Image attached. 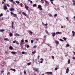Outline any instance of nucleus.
<instances>
[{"label": "nucleus", "instance_id": "nucleus-10", "mask_svg": "<svg viewBox=\"0 0 75 75\" xmlns=\"http://www.w3.org/2000/svg\"><path fill=\"white\" fill-rule=\"evenodd\" d=\"M45 2L46 3H45V4H49V2H48V1H47L46 0H45Z\"/></svg>", "mask_w": 75, "mask_h": 75}, {"label": "nucleus", "instance_id": "nucleus-13", "mask_svg": "<svg viewBox=\"0 0 75 75\" xmlns=\"http://www.w3.org/2000/svg\"><path fill=\"white\" fill-rule=\"evenodd\" d=\"M42 7V6H41V5H38V8H41Z\"/></svg>", "mask_w": 75, "mask_h": 75}, {"label": "nucleus", "instance_id": "nucleus-27", "mask_svg": "<svg viewBox=\"0 0 75 75\" xmlns=\"http://www.w3.org/2000/svg\"><path fill=\"white\" fill-rule=\"evenodd\" d=\"M59 40L61 41H62V42H64V40L62 39H60Z\"/></svg>", "mask_w": 75, "mask_h": 75}, {"label": "nucleus", "instance_id": "nucleus-21", "mask_svg": "<svg viewBox=\"0 0 75 75\" xmlns=\"http://www.w3.org/2000/svg\"><path fill=\"white\" fill-rule=\"evenodd\" d=\"M15 36H16V35H17L18 36H20V35H19V34H18V33H16L15 34Z\"/></svg>", "mask_w": 75, "mask_h": 75}, {"label": "nucleus", "instance_id": "nucleus-30", "mask_svg": "<svg viewBox=\"0 0 75 75\" xmlns=\"http://www.w3.org/2000/svg\"><path fill=\"white\" fill-rule=\"evenodd\" d=\"M27 64L28 65H30L31 64V63H28Z\"/></svg>", "mask_w": 75, "mask_h": 75}, {"label": "nucleus", "instance_id": "nucleus-8", "mask_svg": "<svg viewBox=\"0 0 75 75\" xmlns=\"http://www.w3.org/2000/svg\"><path fill=\"white\" fill-rule=\"evenodd\" d=\"M72 34H73V37H74V36H75V32H74V31H72Z\"/></svg>", "mask_w": 75, "mask_h": 75}, {"label": "nucleus", "instance_id": "nucleus-55", "mask_svg": "<svg viewBox=\"0 0 75 75\" xmlns=\"http://www.w3.org/2000/svg\"><path fill=\"white\" fill-rule=\"evenodd\" d=\"M16 41H13V43H16Z\"/></svg>", "mask_w": 75, "mask_h": 75}, {"label": "nucleus", "instance_id": "nucleus-60", "mask_svg": "<svg viewBox=\"0 0 75 75\" xmlns=\"http://www.w3.org/2000/svg\"><path fill=\"white\" fill-rule=\"evenodd\" d=\"M14 28V25H12V28Z\"/></svg>", "mask_w": 75, "mask_h": 75}, {"label": "nucleus", "instance_id": "nucleus-25", "mask_svg": "<svg viewBox=\"0 0 75 75\" xmlns=\"http://www.w3.org/2000/svg\"><path fill=\"white\" fill-rule=\"evenodd\" d=\"M15 2L18 4H19L20 3V2L19 1H16Z\"/></svg>", "mask_w": 75, "mask_h": 75}, {"label": "nucleus", "instance_id": "nucleus-62", "mask_svg": "<svg viewBox=\"0 0 75 75\" xmlns=\"http://www.w3.org/2000/svg\"><path fill=\"white\" fill-rule=\"evenodd\" d=\"M73 5H74V6H75V3H74L73 4Z\"/></svg>", "mask_w": 75, "mask_h": 75}, {"label": "nucleus", "instance_id": "nucleus-16", "mask_svg": "<svg viewBox=\"0 0 75 75\" xmlns=\"http://www.w3.org/2000/svg\"><path fill=\"white\" fill-rule=\"evenodd\" d=\"M40 59L41 60H42V61H41L40 62V63L41 64L42 63V62H43V61H44V59H43L42 58H41Z\"/></svg>", "mask_w": 75, "mask_h": 75}, {"label": "nucleus", "instance_id": "nucleus-37", "mask_svg": "<svg viewBox=\"0 0 75 75\" xmlns=\"http://www.w3.org/2000/svg\"><path fill=\"white\" fill-rule=\"evenodd\" d=\"M38 71V70L37 69H36L35 70V71Z\"/></svg>", "mask_w": 75, "mask_h": 75}, {"label": "nucleus", "instance_id": "nucleus-53", "mask_svg": "<svg viewBox=\"0 0 75 75\" xmlns=\"http://www.w3.org/2000/svg\"><path fill=\"white\" fill-rule=\"evenodd\" d=\"M36 47H37V46L36 45L34 46L33 47V48H36Z\"/></svg>", "mask_w": 75, "mask_h": 75}, {"label": "nucleus", "instance_id": "nucleus-2", "mask_svg": "<svg viewBox=\"0 0 75 75\" xmlns=\"http://www.w3.org/2000/svg\"><path fill=\"white\" fill-rule=\"evenodd\" d=\"M69 71V68H67L66 70V73H67V74L68 73V72Z\"/></svg>", "mask_w": 75, "mask_h": 75}, {"label": "nucleus", "instance_id": "nucleus-46", "mask_svg": "<svg viewBox=\"0 0 75 75\" xmlns=\"http://www.w3.org/2000/svg\"><path fill=\"white\" fill-rule=\"evenodd\" d=\"M45 32H46V33H48V31L47 30H45Z\"/></svg>", "mask_w": 75, "mask_h": 75}, {"label": "nucleus", "instance_id": "nucleus-4", "mask_svg": "<svg viewBox=\"0 0 75 75\" xmlns=\"http://www.w3.org/2000/svg\"><path fill=\"white\" fill-rule=\"evenodd\" d=\"M25 8L26 10H28V8H29V7L28 6H27L26 5L25 6Z\"/></svg>", "mask_w": 75, "mask_h": 75}, {"label": "nucleus", "instance_id": "nucleus-34", "mask_svg": "<svg viewBox=\"0 0 75 75\" xmlns=\"http://www.w3.org/2000/svg\"><path fill=\"white\" fill-rule=\"evenodd\" d=\"M5 30L4 29H2L1 30V32H3V31H4Z\"/></svg>", "mask_w": 75, "mask_h": 75}, {"label": "nucleus", "instance_id": "nucleus-40", "mask_svg": "<svg viewBox=\"0 0 75 75\" xmlns=\"http://www.w3.org/2000/svg\"><path fill=\"white\" fill-rule=\"evenodd\" d=\"M25 41L26 42H28V40H25Z\"/></svg>", "mask_w": 75, "mask_h": 75}, {"label": "nucleus", "instance_id": "nucleus-35", "mask_svg": "<svg viewBox=\"0 0 75 75\" xmlns=\"http://www.w3.org/2000/svg\"><path fill=\"white\" fill-rule=\"evenodd\" d=\"M34 42V41H33V40H31V43H33Z\"/></svg>", "mask_w": 75, "mask_h": 75}, {"label": "nucleus", "instance_id": "nucleus-26", "mask_svg": "<svg viewBox=\"0 0 75 75\" xmlns=\"http://www.w3.org/2000/svg\"><path fill=\"white\" fill-rule=\"evenodd\" d=\"M71 63V62L70 61V60L69 59L68 61V64H70Z\"/></svg>", "mask_w": 75, "mask_h": 75}, {"label": "nucleus", "instance_id": "nucleus-59", "mask_svg": "<svg viewBox=\"0 0 75 75\" xmlns=\"http://www.w3.org/2000/svg\"><path fill=\"white\" fill-rule=\"evenodd\" d=\"M6 4H4V6H6Z\"/></svg>", "mask_w": 75, "mask_h": 75}, {"label": "nucleus", "instance_id": "nucleus-20", "mask_svg": "<svg viewBox=\"0 0 75 75\" xmlns=\"http://www.w3.org/2000/svg\"><path fill=\"white\" fill-rule=\"evenodd\" d=\"M50 1H51V3H52V4H54L53 2H52V1H54L53 0H50Z\"/></svg>", "mask_w": 75, "mask_h": 75}, {"label": "nucleus", "instance_id": "nucleus-64", "mask_svg": "<svg viewBox=\"0 0 75 75\" xmlns=\"http://www.w3.org/2000/svg\"><path fill=\"white\" fill-rule=\"evenodd\" d=\"M40 10L41 11L42 10V8H40Z\"/></svg>", "mask_w": 75, "mask_h": 75}, {"label": "nucleus", "instance_id": "nucleus-29", "mask_svg": "<svg viewBox=\"0 0 75 75\" xmlns=\"http://www.w3.org/2000/svg\"><path fill=\"white\" fill-rule=\"evenodd\" d=\"M26 47H27V48H29V47H30V46H29V45H28Z\"/></svg>", "mask_w": 75, "mask_h": 75}, {"label": "nucleus", "instance_id": "nucleus-33", "mask_svg": "<svg viewBox=\"0 0 75 75\" xmlns=\"http://www.w3.org/2000/svg\"><path fill=\"white\" fill-rule=\"evenodd\" d=\"M9 1H10L11 2H13V0H8Z\"/></svg>", "mask_w": 75, "mask_h": 75}, {"label": "nucleus", "instance_id": "nucleus-63", "mask_svg": "<svg viewBox=\"0 0 75 75\" xmlns=\"http://www.w3.org/2000/svg\"><path fill=\"white\" fill-rule=\"evenodd\" d=\"M44 38H46V36H44Z\"/></svg>", "mask_w": 75, "mask_h": 75}, {"label": "nucleus", "instance_id": "nucleus-31", "mask_svg": "<svg viewBox=\"0 0 75 75\" xmlns=\"http://www.w3.org/2000/svg\"><path fill=\"white\" fill-rule=\"evenodd\" d=\"M49 15L50 17H52V15L50 13H49Z\"/></svg>", "mask_w": 75, "mask_h": 75}, {"label": "nucleus", "instance_id": "nucleus-17", "mask_svg": "<svg viewBox=\"0 0 75 75\" xmlns=\"http://www.w3.org/2000/svg\"><path fill=\"white\" fill-rule=\"evenodd\" d=\"M9 48L10 50H13V47L12 46H10L9 47Z\"/></svg>", "mask_w": 75, "mask_h": 75}, {"label": "nucleus", "instance_id": "nucleus-45", "mask_svg": "<svg viewBox=\"0 0 75 75\" xmlns=\"http://www.w3.org/2000/svg\"><path fill=\"white\" fill-rule=\"evenodd\" d=\"M14 25V23L13 22H12V25Z\"/></svg>", "mask_w": 75, "mask_h": 75}, {"label": "nucleus", "instance_id": "nucleus-51", "mask_svg": "<svg viewBox=\"0 0 75 75\" xmlns=\"http://www.w3.org/2000/svg\"><path fill=\"white\" fill-rule=\"evenodd\" d=\"M4 71H3V70H2L1 71V73H3V72H4Z\"/></svg>", "mask_w": 75, "mask_h": 75}, {"label": "nucleus", "instance_id": "nucleus-23", "mask_svg": "<svg viewBox=\"0 0 75 75\" xmlns=\"http://www.w3.org/2000/svg\"><path fill=\"white\" fill-rule=\"evenodd\" d=\"M9 36L11 37V36H13V34L11 33H10L9 34Z\"/></svg>", "mask_w": 75, "mask_h": 75}, {"label": "nucleus", "instance_id": "nucleus-38", "mask_svg": "<svg viewBox=\"0 0 75 75\" xmlns=\"http://www.w3.org/2000/svg\"><path fill=\"white\" fill-rule=\"evenodd\" d=\"M9 74H10V72H8L7 73V75H8Z\"/></svg>", "mask_w": 75, "mask_h": 75}, {"label": "nucleus", "instance_id": "nucleus-11", "mask_svg": "<svg viewBox=\"0 0 75 75\" xmlns=\"http://www.w3.org/2000/svg\"><path fill=\"white\" fill-rule=\"evenodd\" d=\"M56 44H59V42L57 40H56L55 41Z\"/></svg>", "mask_w": 75, "mask_h": 75}, {"label": "nucleus", "instance_id": "nucleus-47", "mask_svg": "<svg viewBox=\"0 0 75 75\" xmlns=\"http://www.w3.org/2000/svg\"><path fill=\"white\" fill-rule=\"evenodd\" d=\"M36 69V68H35V67H34V68H33V70H35Z\"/></svg>", "mask_w": 75, "mask_h": 75}, {"label": "nucleus", "instance_id": "nucleus-58", "mask_svg": "<svg viewBox=\"0 0 75 75\" xmlns=\"http://www.w3.org/2000/svg\"><path fill=\"white\" fill-rule=\"evenodd\" d=\"M47 34L48 35H50V33H49L48 32Z\"/></svg>", "mask_w": 75, "mask_h": 75}, {"label": "nucleus", "instance_id": "nucleus-18", "mask_svg": "<svg viewBox=\"0 0 75 75\" xmlns=\"http://www.w3.org/2000/svg\"><path fill=\"white\" fill-rule=\"evenodd\" d=\"M32 53L33 54H35V53H36V51L35 50L34 52H33Z\"/></svg>", "mask_w": 75, "mask_h": 75}, {"label": "nucleus", "instance_id": "nucleus-32", "mask_svg": "<svg viewBox=\"0 0 75 75\" xmlns=\"http://www.w3.org/2000/svg\"><path fill=\"white\" fill-rule=\"evenodd\" d=\"M69 45L67 44L66 45V47H69Z\"/></svg>", "mask_w": 75, "mask_h": 75}, {"label": "nucleus", "instance_id": "nucleus-7", "mask_svg": "<svg viewBox=\"0 0 75 75\" xmlns=\"http://www.w3.org/2000/svg\"><path fill=\"white\" fill-rule=\"evenodd\" d=\"M52 35L53 37H55V33H52Z\"/></svg>", "mask_w": 75, "mask_h": 75}, {"label": "nucleus", "instance_id": "nucleus-28", "mask_svg": "<svg viewBox=\"0 0 75 75\" xmlns=\"http://www.w3.org/2000/svg\"><path fill=\"white\" fill-rule=\"evenodd\" d=\"M29 1H30L31 3H33V1L30 0H28Z\"/></svg>", "mask_w": 75, "mask_h": 75}, {"label": "nucleus", "instance_id": "nucleus-12", "mask_svg": "<svg viewBox=\"0 0 75 75\" xmlns=\"http://www.w3.org/2000/svg\"><path fill=\"white\" fill-rule=\"evenodd\" d=\"M4 40H5L6 41H9L10 40L8 39V38H4Z\"/></svg>", "mask_w": 75, "mask_h": 75}, {"label": "nucleus", "instance_id": "nucleus-44", "mask_svg": "<svg viewBox=\"0 0 75 75\" xmlns=\"http://www.w3.org/2000/svg\"><path fill=\"white\" fill-rule=\"evenodd\" d=\"M52 57L53 59H54V56H52Z\"/></svg>", "mask_w": 75, "mask_h": 75}, {"label": "nucleus", "instance_id": "nucleus-24", "mask_svg": "<svg viewBox=\"0 0 75 75\" xmlns=\"http://www.w3.org/2000/svg\"><path fill=\"white\" fill-rule=\"evenodd\" d=\"M63 39L65 41H66L67 40V39L65 38V37H63Z\"/></svg>", "mask_w": 75, "mask_h": 75}, {"label": "nucleus", "instance_id": "nucleus-57", "mask_svg": "<svg viewBox=\"0 0 75 75\" xmlns=\"http://www.w3.org/2000/svg\"><path fill=\"white\" fill-rule=\"evenodd\" d=\"M48 45L50 47V45H50V44H48Z\"/></svg>", "mask_w": 75, "mask_h": 75}, {"label": "nucleus", "instance_id": "nucleus-14", "mask_svg": "<svg viewBox=\"0 0 75 75\" xmlns=\"http://www.w3.org/2000/svg\"><path fill=\"white\" fill-rule=\"evenodd\" d=\"M11 53L12 54H16V52H11Z\"/></svg>", "mask_w": 75, "mask_h": 75}, {"label": "nucleus", "instance_id": "nucleus-15", "mask_svg": "<svg viewBox=\"0 0 75 75\" xmlns=\"http://www.w3.org/2000/svg\"><path fill=\"white\" fill-rule=\"evenodd\" d=\"M47 74H50V75H52V72H47Z\"/></svg>", "mask_w": 75, "mask_h": 75}, {"label": "nucleus", "instance_id": "nucleus-36", "mask_svg": "<svg viewBox=\"0 0 75 75\" xmlns=\"http://www.w3.org/2000/svg\"><path fill=\"white\" fill-rule=\"evenodd\" d=\"M3 13H1L0 15V17H1V16H3Z\"/></svg>", "mask_w": 75, "mask_h": 75}, {"label": "nucleus", "instance_id": "nucleus-54", "mask_svg": "<svg viewBox=\"0 0 75 75\" xmlns=\"http://www.w3.org/2000/svg\"><path fill=\"white\" fill-rule=\"evenodd\" d=\"M24 73L25 74H26V71H24Z\"/></svg>", "mask_w": 75, "mask_h": 75}, {"label": "nucleus", "instance_id": "nucleus-39", "mask_svg": "<svg viewBox=\"0 0 75 75\" xmlns=\"http://www.w3.org/2000/svg\"><path fill=\"white\" fill-rule=\"evenodd\" d=\"M57 69H58V68L56 67V68H55V71H57Z\"/></svg>", "mask_w": 75, "mask_h": 75}, {"label": "nucleus", "instance_id": "nucleus-22", "mask_svg": "<svg viewBox=\"0 0 75 75\" xmlns=\"http://www.w3.org/2000/svg\"><path fill=\"white\" fill-rule=\"evenodd\" d=\"M22 14H23V15H24L25 16H26V14H25V12H23Z\"/></svg>", "mask_w": 75, "mask_h": 75}, {"label": "nucleus", "instance_id": "nucleus-43", "mask_svg": "<svg viewBox=\"0 0 75 75\" xmlns=\"http://www.w3.org/2000/svg\"><path fill=\"white\" fill-rule=\"evenodd\" d=\"M13 71H14V72H16V69H13Z\"/></svg>", "mask_w": 75, "mask_h": 75}, {"label": "nucleus", "instance_id": "nucleus-41", "mask_svg": "<svg viewBox=\"0 0 75 75\" xmlns=\"http://www.w3.org/2000/svg\"><path fill=\"white\" fill-rule=\"evenodd\" d=\"M24 53H25V52H22V54H24Z\"/></svg>", "mask_w": 75, "mask_h": 75}, {"label": "nucleus", "instance_id": "nucleus-6", "mask_svg": "<svg viewBox=\"0 0 75 75\" xmlns=\"http://www.w3.org/2000/svg\"><path fill=\"white\" fill-rule=\"evenodd\" d=\"M11 16H12V15H13V16H16V14H14V13H13L12 12H11Z\"/></svg>", "mask_w": 75, "mask_h": 75}, {"label": "nucleus", "instance_id": "nucleus-42", "mask_svg": "<svg viewBox=\"0 0 75 75\" xmlns=\"http://www.w3.org/2000/svg\"><path fill=\"white\" fill-rule=\"evenodd\" d=\"M72 1L73 3H75V1L74 0H72Z\"/></svg>", "mask_w": 75, "mask_h": 75}, {"label": "nucleus", "instance_id": "nucleus-9", "mask_svg": "<svg viewBox=\"0 0 75 75\" xmlns=\"http://www.w3.org/2000/svg\"><path fill=\"white\" fill-rule=\"evenodd\" d=\"M8 8L6 6H4V10H7Z\"/></svg>", "mask_w": 75, "mask_h": 75}, {"label": "nucleus", "instance_id": "nucleus-61", "mask_svg": "<svg viewBox=\"0 0 75 75\" xmlns=\"http://www.w3.org/2000/svg\"><path fill=\"white\" fill-rule=\"evenodd\" d=\"M73 58L74 59H75V57H73Z\"/></svg>", "mask_w": 75, "mask_h": 75}, {"label": "nucleus", "instance_id": "nucleus-52", "mask_svg": "<svg viewBox=\"0 0 75 75\" xmlns=\"http://www.w3.org/2000/svg\"><path fill=\"white\" fill-rule=\"evenodd\" d=\"M54 16L55 17H57V14H55Z\"/></svg>", "mask_w": 75, "mask_h": 75}, {"label": "nucleus", "instance_id": "nucleus-48", "mask_svg": "<svg viewBox=\"0 0 75 75\" xmlns=\"http://www.w3.org/2000/svg\"><path fill=\"white\" fill-rule=\"evenodd\" d=\"M21 6L22 7H23V5H22V3H21Z\"/></svg>", "mask_w": 75, "mask_h": 75}, {"label": "nucleus", "instance_id": "nucleus-49", "mask_svg": "<svg viewBox=\"0 0 75 75\" xmlns=\"http://www.w3.org/2000/svg\"><path fill=\"white\" fill-rule=\"evenodd\" d=\"M6 5H7V6H8V7H9V5H8V4H6Z\"/></svg>", "mask_w": 75, "mask_h": 75}, {"label": "nucleus", "instance_id": "nucleus-3", "mask_svg": "<svg viewBox=\"0 0 75 75\" xmlns=\"http://www.w3.org/2000/svg\"><path fill=\"white\" fill-rule=\"evenodd\" d=\"M56 34H61L62 33L61 32H57L56 33Z\"/></svg>", "mask_w": 75, "mask_h": 75}, {"label": "nucleus", "instance_id": "nucleus-50", "mask_svg": "<svg viewBox=\"0 0 75 75\" xmlns=\"http://www.w3.org/2000/svg\"><path fill=\"white\" fill-rule=\"evenodd\" d=\"M30 34H33V32L32 31H30Z\"/></svg>", "mask_w": 75, "mask_h": 75}, {"label": "nucleus", "instance_id": "nucleus-1", "mask_svg": "<svg viewBox=\"0 0 75 75\" xmlns=\"http://www.w3.org/2000/svg\"><path fill=\"white\" fill-rule=\"evenodd\" d=\"M24 40L23 39H22L21 40V42L20 43V45L21 47H23V44H24Z\"/></svg>", "mask_w": 75, "mask_h": 75}, {"label": "nucleus", "instance_id": "nucleus-56", "mask_svg": "<svg viewBox=\"0 0 75 75\" xmlns=\"http://www.w3.org/2000/svg\"><path fill=\"white\" fill-rule=\"evenodd\" d=\"M5 53H6V54H8V52H7V51H6V52H5Z\"/></svg>", "mask_w": 75, "mask_h": 75}, {"label": "nucleus", "instance_id": "nucleus-5", "mask_svg": "<svg viewBox=\"0 0 75 75\" xmlns=\"http://www.w3.org/2000/svg\"><path fill=\"white\" fill-rule=\"evenodd\" d=\"M9 10L11 11H14V9L13 8H10Z\"/></svg>", "mask_w": 75, "mask_h": 75}, {"label": "nucleus", "instance_id": "nucleus-19", "mask_svg": "<svg viewBox=\"0 0 75 75\" xmlns=\"http://www.w3.org/2000/svg\"><path fill=\"white\" fill-rule=\"evenodd\" d=\"M33 7H36L37 6V4H35L33 5Z\"/></svg>", "mask_w": 75, "mask_h": 75}]
</instances>
